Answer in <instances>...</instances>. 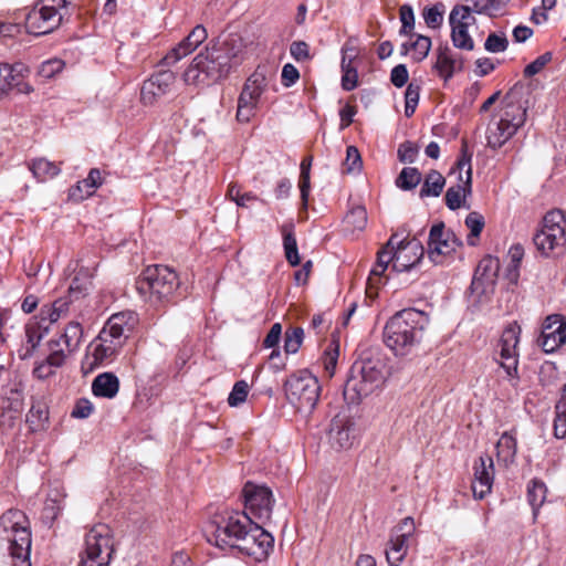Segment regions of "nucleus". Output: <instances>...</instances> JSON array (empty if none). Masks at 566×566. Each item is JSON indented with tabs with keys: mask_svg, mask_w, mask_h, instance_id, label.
Returning a JSON list of instances; mask_svg holds the SVG:
<instances>
[{
	"mask_svg": "<svg viewBox=\"0 0 566 566\" xmlns=\"http://www.w3.org/2000/svg\"><path fill=\"white\" fill-rule=\"evenodd\" d=\"M62 20L63 13L56 8L35 7L25 17V28L31 34L43 35L59 28Z\"/></svg>",
	"mask_w": 566,
	"mask_h": 566,
	"instance_id": "nucleus-15",
	"label": "nucleus"
},
{
	"mask_svg": "<svg viewBox=\"0 0 566 566\" xmlns=\"http://www.w3.org/2000/svg\"><path fill=\"white\" fill-rule=\"evenodd\" d=\"M511 0H486L484 4H480L479 1L474 2V12L479 14H488L489 17H495Z\"/></svg>",
	"mask_w": 566,
	"mask_h": 566,
	"instance_id": "nucleus-59",
	"label": "nucleus"
},
{
	"mask_svg": "<svg viewBox=\"0 0 566 566\" xmlns=\"http://www.w3.org/2000/svg\"><path fill=\"white\" fill-rule=\"evenodd\" d=\"M64 67V62L60 59H51L43 62L38 71V74L43 80L52 78L55 74L60 73Z\"/></svg>",
	"mask_w": 566,
	"mask_h": 566,
	"instance_id": "nucleus-60",
	"label": "nucleus"
},
{
	"mask_svg": "<svg viewBox=\"0 0 566 566\" xmlns=\"http://www.w3.org/2000/svg\"><path fill=\"white\" fill-rule=\"evenodd\" d=\"M472 12H474V7L470 8L468 6L455 4L449 14V23L457 25L465 24V28H469L475 22Z\"/></svg>",
	"mask_w": 566,
	"mask_h": 566,
	"instance_id": "nucleus-49",
	"label": "nucleus"
},
{
	"mask_svg": "<svg viewBox=\"0 0 566 566\" xmlns=\"http://www.w3.org/2000/svg\"><path fill=\"white\" fill-rule=\"evenodd\" d=\"M91 277L92 274L87 269L85 271L80 270L69 286L70 297L80 298L84 296L92 286Z\"/></svg>",
	"mask_w": 566,
	"mask_h": 566,
	"instance_id": "nucleus-42",
	"label": "nucleus"
},
{
	"mask_svg": "<svg viewBox=\"0 0 566 566\" xmlns=\"http://www.w3.org/2000/svg\"><path fill=\"white\" fill-rule=\"evenodd\" d=\"M434 69L444 81L450 80L455 73L453 53L448 45H440L437 50Z\"/></svg>",
	"mask_w": 566,
	"mask_h": 566,
	"instance_id": "nucleus-34",
	"label": "nucleus"
},
{
	"mask_svg": "<svg viewBox=\"0 0 566 566\" xmlns=\"http://www.w3.org/2000/svg\"><path fill=\"white\" fill-rule=\"evenodd\" d=\"M521 326L517 322L510 323L502 332L494 352L495 359L504 369L507 380L513 387L520 381L518 352Z\"/></svg>",
	"mask_w": 566,
	"mask_h": 566,
	"instance_id": "nucleus-9",
	"label": "nucleus"
},
{
	"mask_svg": "<svg viewBox=\"0 0 566 566\" xmlns=\"http://www.w3.org/2000/svg\"><path fill=\"white\" fill-rule=\"evenodd\" d=\"M496 455L505 464L514 461L516 455V440L509 433H503L496 443Z\"/></svg>",
	"mask_w": 566,
	"mask_h": 566,
	"instance_id": "nucleus-40",
	"label": "nucleus"
},
{
	"mask_svg": "<svg viewBox=\"0 0 566 566\" xmlns=\"http://www.w3.org/2000/svg\"><path fill=\"white\" fill-rule=\"evenodd\" d=\"M180 287L178 274L166 265L146 268L136 281V290L150 304L171 302Z\"/></svg>",
	"mask_w": 566,
	"mask_h": 566,
	"instance_id": "nucleus-3",
	"label": "nucleus"
},
{
	"mask_svg": "<svg viewBox=\"0 0 566 566\" xmlns=\"http://www.w3.org/2000/svg\"><path fill=\"white\" fill-rule=\"evenodd\" d=\"M424 254V248L420 240H395V263L392 270L396 272H406L417 265Z\"/></svg>",
	"mask_w": 566,
	"mask_h": 566,
	"instance_id": "nucleus-19",
	"label": "nucleus"
},
{
	"mask_svg": "<svg viewBox=\"0 0 566 566\" xmlns=\"http://www.w3.org/2000/svg\"><path fill=\"white\" fill-rule=\"evenodd\" d=\"M500 271V260L488 255L483 258L474 272L471 282L472 293L482 296L492 293Z\"/></svg>",
	"mask_w": 566,
	"mask_h": 566,
	"instance_id": "nucleus-18",
	"label": "nucleus"
},
{
	"mask_svg": "<svg viewBox=\"0 0 566 566\" xmlns=\"http://www.w3.org/2000/svg\"><path fill=\"white\" fill-rule=\"evenodd\" d=\"M103 184L102 172L98 168H92L88 176L78 181L69 190V197L75 201H82L91 197Z\"/></svg>",
	"mask_w": 566,
	"mask_h": 566,
	"instance_id": "nucleus-28",
	"label": "nucleus"
},
{
	"mask_svg": "<svg viewBox=\"0 0 566 566\" xmlns=\"http://www.w3.org/2000/svg\"><path fill=\"white\" fill-rule=\"evenodd\" d=\"M69 305L70 302L66 298H57L51 305H44L40 312L41 322H48L49 326L57 322L62 315L67 313Z\"/></svg>",
	"mask_w": 566,
	"mask_h": 566,
	"instance_id": "nucleus-38",
	"label": "nucleus"
},
{
	"mask_svg": "<svg viewBox=\"0 0 566 566\" xmlns=\"http://www.w3.org/2000/svg\"><path fill=\"white\" fill-rule=\"evenodd\" d=\"M446 6L442 2H437L422 10V18L426 25L430 29H439L444 19Z\"/></svg>",
	"mask_w": 566,
	"mask_h": 566,
	"instance_id": "nucleus-45",
	"label": "nucleus"
},
{
	"mask_svg": "<svg viewBox=\"0 0 566 566\" xmlns=\"http://www.w3.org/2000/svg\"><path fill=\"white\" fill-rule=\"evenodd\" d=\"M397 234H394L388 240L387 244L378 252L377 262L378 268L381 270H387L388 265L395 263V240L397 239Z\"/></svg>",
	"mask_w": 566,
	"mask_h": 566,
	"instance_id": "nucleus-56",
	"label": "nucleus"
},
{
	"mask_svg": "<svg viewBox=\"0 0 566 566\" xmlns=\"http://www.w3.org/2000/svg\"><path fill=\"white\" fill-rule=\"evenodd\" d=\"M464 223L470 229L467 242L469 245L475 247L478 239L485 226L484 217L478 211H472L467 216Z\"/></svg>",
	"mask_w": 566,
	"mask_h": 566,
	"instance_id": "nucleus-44",
	"label": "nucleus"
},
{
	"mask_svg": "<svg viewBox=\"0 0 566 566\" xmlns=\"http://www.w3.org/2000/svg\"><path fill=\"white\" fill-rule=\"evenodd\" d=\"M520 90L515 86L505 94L502 99L503 113L499 122L489 126L488 146L493 149L501 148L525 123L526 107L517 99Z\"/></svg>",
	"mask_w": 566,
	"mask_h": 566,
	"instance_id": "nucleus-4",
	"label": "nucleus"
},
{
	"mask_svg": "<svg viewBox=\"0 0 566 566\" xmlns=\"http://www.w3.org/2000/svg\"><path fill=\"white\" fill-rule=\"evenodd\" d=\"M281 232L283 235L285 258L292 266H296L300 264L301 259L298 255L297 242L294 234V224L292 222L284 223L281 227Z\"/></svg>",
	"mask_w": 566,
	"mask_h": 566,
	"instance_id": "nucleus-32",
	"label": "nucleus"
},
{
	"mask_svg": "<svg viewBox=\"0 0 566 566\" xmlns=\"http://www.w3.org/2000/svg\"><path fill=\"white\" fill-rule=\"evenodd\" d=\"M409 73L405 64L396 65L390 73V81L396 87H402L407 84Z\"/></svg>",
	"mask_w": 566,
	"mask_h": 566,
	"instance_id": "nucleus-64",
	"label": "nucleus"
},
{
	"mask_svg": "<svg viewBox=\"0 0 566 566\" xmlns=\"http://www.w3.org/2000/svg\"><path fill=\"white\" fill-rule=\"evenodd\" d=\"M538 345L545 353H553L566 342V319L559 314L545 318Z\"/></svg>",
	"mask_w": 566,
	"mask_h": 566,
	"instance_id": "nucleus-20",
	"label": "nucleus"
},
{
	"mask_svg": "<svg viewBox=\"0 0 566 566\" xmlns=\"http://www.w3.org/2000/svg\"><path fill=\"white\" fill-rule=\"evenodd\" d=\"M130 318H133L132 313L120 312L113 314L98 333V339L104 340L105 343H112L114 340L117 346L123 347L128 337V333L133 328L128 323Z\"/></svg>",
	"mask_w": 566,
	"mask_h": 566,
	"instance_id": "nucleus-22",
	"label": "nucleus"
},
{
	"mask_svg": "<svg viewBox=\"0 0 566 566\" xmlns=\"http://www.w3.org/2000/svg\"><path fill=\"white\" fill-rule=\"evenodd\" d=\"M311 166H312V157H306L301 163V176H300L298 187H300V192H301L303 210H306L307 205H308V196H310V189H311V182H310Z\"/></svg>",
	"mask_w": 566,
	"mask_h": 566,
	"instance_id": "nucleus-47",
	"label": "nucleus"
},
{
	"mask_svg": "<svg viewBox=\"0 0 566 566\" xmlns=\"http://www.w3.org/2000/svg\"><path fill=\"white\" fill-rule=\"evenodd\" d=\"M218 50H220L223 55L228 59V64L230 67L238 65L242 59L245 49V43L243 38L238 33H230L224 38L222 42H213Z\"/></svg>",
	"mask_w": 566,
	"mask_h": 566,
	"instance_id": "nucleus-27",
	"label": "nucleus"
},
{
	"mask_svg": "<svg viewBox=\"0 0 566 566\" xmlns=\"http://www.w3.org/2000/svg\"><path fill=\"white\" fill-rule=\"evenodd\" d=\"M208 36L207 30L202 24L196 25L192 31L177 46L164 57L167 65L174 64L193 52Z\"/></svg>",
	"mask_w": 566,
	"mask_h": 566,
	"instance_id": "nucleus-24",
	"label": "nucleus"
},
{
	"mask_svg": "<svg viewBox=\"0 0 566 566\" xmlns=\"http://www.w3.org/2000/svg\"><path fill=\"white\" fill-rule=\"evenodd\" d=\"M345 231H363L367 224V211L363 206L354 207L344 218Z\"/></svg>",
	"mask_w": 566,
	"mask_h": 566,
	"instance_id": "nucleus-39",
	"label": "nucleus"
},
{
	"mask_svg": "<svg viewBox=\"0 0 566 566\" xmlns=\"http://www.w3.org/2000/svg\"><path fill=\"white\" fill-rule=\"evenodd\" d=\"M344 171L347 174H358L363 168V160L357 147L348 146L346 149V158L344 160Z\"/></svg>",
	"mask_w": 566,
	"mask_h": 566,
	"instance_id": "nucleus-53",
	"label": "nucleus"
},
{
	"mask_svg": "<svg viewBox=\"0 0 566 566\" xmlns=\"http://www.w3.org/2000/svg\"><path fill=\"white\" fill-rule=\"evenodd\" d=\"M175 74L171 71H160L153 74L143 83L140 101L144 105H154L160 97L166 95L175 83Z\"/></svg>",
	"mask_w": 566,
	"mask_h": 566,
	"instance_id": "nucleus-21",
	"label": "nucleus"
},
{
	"mask_svg": "<svg viewBox=\"0 0 566 566\" xmlns=\"http://www.w3.org/2000/svg\"><path fill=\"white\" fill-rule=\"evenodd\" d=\"M113 553L111 528L106 524H96L85 535L80 566H109Z\"/></svg>",
	"mask_w": 566,
	"mask_h": 566,
	"instance_id": "nucleus-7",
	"label": "nucleus"
},
{
	"mask_svg": "<svg viewBox=\"0 0 566 566\" xmlns=\"http://www.w3.org/2000/svg\"><path fill=\"white\" fill-rule=\"evenodd\" d=\"M49 421V409L45 403L35 401L27 413V423L32 431L42 430Z\"/></svg>",
	"mask_w": 566,
	"mask_h": 566,
	"instance_id": "nucleus-37",
	"label": "nucleus"
},
{
	"mask_svg": "<svg viewBox=\"0 0 566 566\" xmlns=\"http://www.w3.org/2000/svg\"><path fill=\"white\" fill-rule=\"evenodd\" d=\"M552 61V53L545 52L544 54L536 57L532 63L525 66L524 69V75L526 77H532L539 73L547 63Z\"/></svg>",
	"mask_w": 566,
	"mask_h": 566,
	"instance_id": "nucleus-63",
	"label": "nucleus"
},
{
	"mask_svg": "<svg viewBox=\"0 0 566 566\" xmlns=\"http://www.w3.org/2000/svg\"><path fill=\"white\" fill-rule=\"evenodd\" d=\"M338 356H339L338 344L333 342L324 350V354L322 357L325 374L329 378H332L335 374Z\"/></svg>",
	"mask_w": 566,
	"mask_h": 566,
	"instance_id": "nucleus-51",
	"label": "nucleus"
},
{
	"mask_svg": "<svg viewBox=\"0 0 566 566\" xmlns=\"http://www.w3.org/2000/svg\"><path fill=\"white\" fill-rule=\"evenodd\" d=\"M0 527L10 543L12 566H31V531L27 515L20 510H8L0 517Z\"/></svg>",
	"mask_w": 566,
	"mask_h": 566,
	"instance_id": "nucleus-5",
	"label": "nucleus"
},
{
	"mask_svg": "<svg viewBox=\"0 0 566 566\" xmlns=\"http://www.w3.org/2000/svg\"><path fill=\"white\" fill-rule=\"evenodd\" d=\"M119 390L118 377L109 371L99 374L92 382V392L96 397L112 399Z\"/></svg>",
	"mask_w": 566,
	"mask_h": 566,
	"instance_id": "nucleus-30",
	"label": "nucleus"
},
{
	"mask_svg": "<svg viewBox=\"0 0 566 566\" xmlns=\"http://www.w3.org/2000/svg\"><path fill=\"white\" fill-rule=\"evenodd\" d=\"M450 27L453 45L461 50L472 51L474 49V42L469 34V28H465V24H450Z\"/></svg>",
	"mask_w": 566,
	"mask_h": 566,
	"instance_id": "nucleus-46",
	"label": "nucleus"
},
{
	"mask_svg": "<svg viewBox=\"0 0 566 566\" xmlns=\"http://www.w3.org/2000/svg\"><path fill=\"white\" fill-rule=\"evenodd\" d=\"M556 417L554 420V434L558 439L566 437V385L560 400L557 402Z\"/></svg>",
	"mask_w": 566,
	"mask_h": 566,
	"instance_id": "nucleus-48",
	"label": "nucleus"
},
{
	"mask_svg": "<svg viewBox=\"0 0 566 566\" xmlns=\"http://www.w3.org/2000/svg\"><path fill=\"white\" fill-rule=\"evenodd\" d=\"M416 525L412 517H405L391 532L386 548V558L390 566H399L405 559L409 545L415 537Z\"/></svg>",
	"mask_w": 566,
	"mask_h": 566,
	"instance_id": "nucleus-13",
	"label": "nucleus"
},
{
	"mask_svg": "<svg viewBox=\"0 0 566 566\" xmlns=\"http://www.w3.org/2000/svg\"><path fill=\"white\" fill-rule=\"evenodd\" d=\"M242 496L245 511L251 517L263 523L271 517L274 500L272 491L268 486L248 482L242 490Z\"/></svg>",
	"mask_w": 566,
	"mask_h": 566,
	"instance_id": "nucleus-14",
	"label": "nucleus"
},
{
	"mask_svg": "<svg viewBox=\"0 0 566 566\" xmlns=\"http://www.w3.org/2000/svg\"><path fill=\"white\" fill-rule=\"evenodd\" d=\"M418 153V146L415 143L407 140L399 145L397 156L400 163L412 164L415 163Z\"/></svg>",
	"mask_w": 566,
	"mask_h": 566,
	"instance_id": "nucleus-61",
	"label": "nucleus"
},
{
	"mask_svg": "<svg viewBox=\"0 0 566 566\" xmlns=\"http://www.w3.org/2000/svg\"><path fill=\"white\" fill-rule=\"evenodd\" d=\"M494 480V464L490 455H481L474 464V481L472 492L475 499H484L492 489Z\"/></svg>",
	"mask_w": 566,
	"mask_h": 566,
	"instance_id": "nucleus-23",
	"label": "nucleus"
},
{
	"mask_svg": "<svg viewBox=\"0 0 566 566\" xmlns=\"http://www.w3.org/2000/svg\"><path fill=\"white\" fill-rule=\"evenodd\" d=\"M44 322L38 324L28 325L25 328L27 347L23 353H20L21 359L30 358L36 347L40 345L42 337L49 331V325H43Z\"/></svg>",
	"mask_w": 566,
	"mask_h": 566,
	"instance_id": "nucleus-33",
	"label": "nucleus"
},
{
	"mask_svg": "<svg viewBox=\"0 0 566 566\" xmlns=\"http://www.w3.org/2000/svg\"><path fill=\"white\" fill-rule=\"evenodd\" d=\"M250 386L245 380L237 381L228 397V403L231 407H238L243 403L248 397Z\"/></svg>",
	"mask_w": 566,
	"mask_h": 566,
	"instance_id": "nucleus-58",
	"label": "nucleus"
},
{
	"mask_svg": "<svg viewBox=\"0 0 566 566\" xmlns=\"http://www.w3.org/2000/svg\"><path fill=\"white\" fill-rule=\"evenodd\" d=\"M342 70H343V76H342V87L349 92L353 91L357 86V71L356 69L350 66V63H345V59L342 61Z\"/></svg>",
	"mask_w": 566,
	"mask_h": 566,
	"instance_id": "nucleus-62",
	"label": "nucleus"
},
{
	"mask_svg": "<svg viewBox=\"0 0 566 566\" xmlns=\"http://www.w3.org/2000/svg\"><path fill=\"white\" fill-rule=\"evenodd\" d=\"M509 46V40L504 32L495 33L492 32L488 35L484 42V49L490 53H501L506 51Z\"/></svg>",
	"mask_w": 566,
	"mask_h": 566,
	"instance_id": "nucleus-55",
	"label": "nucleus"
},
{
	"mask_svg": "<svg viewBox=\"0 0 566 566\" xmlns=\"http://www.w3.org/2000/svg\"><path fill=\"white\" fill-rule=\"evenodd\" d=\"M446 185L444 177L438 170H430L422 184L419 196L420 198L426 197H439Z\"/></svg>",
	"mask_w": 566,
	"mask_h": 566,
	"instance_id": "nucleus-36",
	"label": "nucleus"
},
{
	"mask_svg": "<svg viewBox=\"0 0 566 566\" xmlns=\"http://www.w3.org/2000/svg\"><path fill=\"white\" fill-rule=\"evenodd\" d=\"M29 168L33 176L40 181L51 179L57 176L61 171L59 164L50 161L45 158L33 159L30 163Z\"/></svg>",
	"mask_w": 566,
	"mask_h": 566,
	"instance_id": "nucleus-35",
	"label": "nucleus"
},
{
	"mask_svg": "<svg viewBox=\"0 0 566 566\" xmlns=\"http://www.w3.org/2000/svg\"><path fill=\"white\" fill-rule=\"evenodd\" d=\"M328 443L336 450H348L356 439L355 422L346 413H337L329 423Z\"/></svg>",
	"mask_w": 566,
	"mask_h": 566,
	"instance_id": "nucleus-17",
	"label": "nucleus"
},
{
	"mask_svg": "<svg viewBox=\"0 0 566 566\" xmlns=\"http://www.w3.org/2000/svg\"><path fill=\"white\" fill-rule=\"evenodd\" d=\"M431 39L429 36L417 34L416 40L410 43V46L413 51L412 59L416 62H421L424 60L431 49Z\"/></svg>",
	"mask_w": 566,
	"mask_h": 566,
	"instance_id": "nucleus-52",
	"label": "nucleus"
},
{
	"mask_svg": "<svg viewBox=\"0 0 566 566\" xmlns=\"http://www.w3.org/2000/svg\"><path fill=\"white\" fill-rule=\"evenodd\" d=\"M422 180V175L416 167H405L397 176L395 185L403 190L409 191L415 189Z\"/></svg>",
	"mask_w": 566,
	"mask_h": 566,
	"instance_id": "nucleus-41",
	"label": "nucleus"
},
{
	"mask_svg": "<svg viewBox=\"0 0 566 566\" xmlns=\"http://www.w3.org/2000/svg\"><path fill=\"white\" fill-rule=\"evenodd\" d=\"M120 346H117L116 342L105 343L99 340L98 336L90 344L88 353L86 355V364L90 369L103 366L106 363L113 360V358L120 350Z\"/></svg>",
	"mask_w": 566,
	"mask_h": 566,
	"instance_id": "nucleus-26",
	"label": "nucleus"
},
{
	"mask_svg": "<svg viewBox=\"0 0 566 566\" xmlns=\"http://www.w3.org/2000/svg\"><path fill=\"white\" fill-rule=\"evenodd\" d=\"M83 334V327L78 322H70L66 325L64 333L57 339L61 345L62 343L64 344L66 356L75 353L80 348Z\"/></svg>",
	"mask_w": 566,
	"mask_h": 566,
	"instance_id": "nucleus-31",
	"label": "nucleus"
},
{
	"mask_svg": "<svg viewBox=\"0 0 566 566\" xmlns=\"http://www.w3.org/2000/svg\"><path fill=\"white\" fill-rule=\"evenodd\" d=\"M399 17L401 21L399 34L412 35V31L415 29V13L412 7L409 4L401 6L399 9Z\"/></svg>",
	"mask_w": 566,
	"mask_h": 566,
	"instance_id": "nucleus-57",
	"label": "nucleus"
},
{
	"mask_svg": "<svg viewBox=\"0 0 566 566\" xmlns=\"http://www.w3.org/2000/svg\"><path fill=\"white\" fill-rule=\"evenodd\" d=\"M266 77L262 72L255 71L245 82L243 90H248L251 97L259 103V99L263 93Z\"/></svg>",
	"mask_w": 566,
	"mask_h": 566,
	"instance_id": "nucleus-50",
	"label": "nucleus"
},
{
	"mask_svg": "<svg viewBox=\"0 0 566 566\" xmlns=\"http://www.w3.org/2000/svg\"><path fill=\"white\" fill-rule=\"evenodd\" d=\"M207 541L222 551H237L255 560L264 559L273 547V536L254 523L247 513L231 512L207 527Z\"/></svg>",
	"mask_w": 566,
	"mask_h": 566,
	"instance_id": "nucleus-1",
	"label": "nucleus"
},
{
	"mask_svg": "<svg viewBox=\"0 0 566 566\" xmlns=\"http://www.w3.org/2000/svg\"><path fill=\"white\" fill-rule=\"evenodd\" d=\"M460 245L461 243L458 242L454 233L446 230L442 222L432 226L430 229L428 239V256L433 263H441L442 256L450 255L455 251L457 247Z\"/></svg>",
	"mask_w": 566,
	"mask_h": 566,
	"instance_id": "nucleus-16",
	"label": "nucleus"
},
{
	"mask_svg": "<svg viewBox=\"0 0 566 566\" xmlns=\"http://www.w3.org/2000/svg\"><path fill=\"white\" fill-rule=\"evenodd\" d=\"M29 69L23 63H15L13 65L0 64V95L6 94L13 87L20 86L24 73Z\"/></svg>",
	"mask_w": 566,
	"mask_h": 566,
	"instance_id": "nucleus-29",
	"label": "nucleus"
},
{
	"mask_svg": "<svg viewBox=\"0 0 566 566\" xmlns=\"http://www.w3.org/2000/svg\"><path fill=\"white\" fill-rule=\"evenodd\" d=\"M385 379L384 364L375 358H360L350 368V377L346 388L355 390L359 396H368Z\"/></svg>",
	"mask_w": 566,
	"mask_h": 566,
	"instance_id": "nucleus-11",
	"label": "nucleus"
},
{
	"mask_svg": "<svg viewBox=\"0 0 566 566\" xmlns=\"http://www.w3.org/2000/svg\"><path fill=\"white\" fill-rule=\"evenodd\" d=\"M546 485L544 482L534 479L527 486V500L533 509L534 515H536L538 509L543 505L546 499Z\"/></svg>",
	"mask_w": 566,
	"mask_h": 566,
	"instance_id": "nucleus-43",
	"label": "nucleus"
},
{
	"mask_svg": "<svg viewBox=\"0 0 566 566\" xmlns=\"http://www.w3.org/2000/svg\"><path fill=\"white\" fill-rule=\"evenodd\" d=\"M48 346L50 349L49 356L33 368V376L38 379H46L54 375V369L62 367L66 359L65 350L61 347L60 340H50Z\"/></svg>",
	"mask_w": 566,
	"mask_h": 566,
	"instance_id": "nucleus-25",
	"label": "nucleus"
},
{
	"mask_svg": "<svg viewBox=\"0 0 566 566\" xmlns=\"http://www.w3.org/2000/svg\"><path fill=\"white\" fill-rule=\"evenodd\" d=\"M472 154L468 150V144L462 142L461 155L457 160L455 168H452L450 175L458 174V184L450 187L444 196L447 207L454 211L461 207L470 208L467 205V198L472 193Z\"/></svg>",
	"mask_w": 566,
	"mask_h": 566,
	"instance_id": "nucleus-8",
	"label": "nucleus"
},
{
	"mask_svg": "<svg viewBox=\"0 0 566 566\" xmlns=\"http://www.w3.org/2000/svg\"><path fill=\"white\" fill-rule=\"evenodd\" d=\"M304 331L302 327L287 329L284 339V349L287 354H295L303 342Z\"/></svg>",
	"mask_w": 566,
	"mask_h": 566,
	"instance_id": "nucleus-54",
	"label": "nucleus"
},
{
	"mask_svg": "<svg viewBox=\"0 0 566 566\" xmlns=\"http://www.w3.org/2000/svg\"><path fill=\"white\" fill-rule=\"evenodd\" d=\"M284 390L287 400L300 411L311 412L318 401L321 386L316 377L302 371L286 379Z\"/></svg>",
	"mask_w": 566,
	"mask_h": 566,
	"instance_id": "nucleus-10",
	"label": "nucleus"
},
{
	"mask_svg": "<svg viewBox=\"0 0 566 566\" xmlns=\"http://www.w3.org/2000/svg\"><path fill=\"white\" fill-rule=\"evenodd\" d=\"M534 245L543 255H549L566 243V217L562 210H552L543 219V227L533 237Z\"/></svg>",
	"mask_w": 566,
	"mask_h": 566,
	"instance_id": "nucleus-12",
	"label": "nucleus"
},
{
	"mask_svg": "<svg viewBox=\"0 0 566 566\" xmlns=\"http://www.w3.org/2000/svg\"><path fill=\"white\" fill-rule=\"evenodd\" d=\"M428 324L427 313L416 308H403L387 322L384 329L385 343L397 355H406L420 343Z\"/></svg>",
	"mask_w": 566,
	"mask_h": 566,
	"instance_id": "nucleus-2",
	"label": "nucleus"
},
{
	"mask_svg": "<svg viewBox=\"0 0 566 566\" xmlns=\"http://www.w3.org/2000/svg\"><path fill=\"white\" fill-rule=\"evenodd\" d=\"M227 59L214 43L210 42L185 71V82L187 84H209L226 77L231 70Z\"/></svg>",
	"mask_w": 566,
	"mask_h": 566,
	"instance_id": "nucleus-6",
	"label": "nucleus"
}]
</instances>
